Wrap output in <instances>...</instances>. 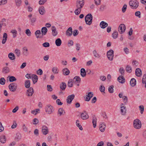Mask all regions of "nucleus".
Here are the masks:
<instances>
[{
	"instance_id": "21",
	"label": "nucleus",
	"mask_w": 146,
	"mask_h": 146,
	"mask_svg": "<svg viewBox=\"0 0 146 146\" xmlns=\"http://www.w3.org/2000/svg\"><path fill=\"white\" fill-rule=\"evenodd\" d=\"M23 54L24 56H27L29 54L28 50L26 47H24L23 48Z\"/></svg>"
},
{
	"instance_id": "14",
	"label": "nucleus",
	"mask_w": 146,
	"mask_h": 146,
	"mask_svg": "<svg viewBox=\"0 0 146 146\" xmlns=\"http://www.w3.org/2000/svg\"><path fill=\"white\" fill-rule=\"evenodd\" d=\"M81 117L82 119L85 120L89 118V116L86 112L84 111L81 113Z\"/></svg>"
},
{
	"instance_id": "5",
	"label": "nucleus",
	"mask_w": 146,
	"mask_h": 146,
	"mask_svg": "<svg viewBox=\"0 0 146 146\" xmlns=\"http://www.w3.org/2000/svg\"><path fill=\"white\" fill-rule=\"evenodd\" d=\"M54 111L53 107L51 105L48 104L46 106L45 108V111L48 114H51Z\"/></svg>"
},
{
	"instance_id": "49",
	"label": "nucleus",
	"mask_w": 146,
	"mask_h": 146,
	"mask_svg": "<svg viewBox=\"0 0 146 146\" xmlns=\"http://www.w3.org/2000/svg\"><path fill=\"white\" fill-rule=\"evenodd\" d=\"M64 111V110L62 108H60L59 109L58 112V114H59L60 116H61L63 114V112Z\"/></svg>"
},
{
	"instance_id": "31",
	"label": "nucleus",
	"mask_w": 146,
	"mask_h": 146,
	"mask_svg": "<svg viewBox=\"0 0 146 146\" xmlns=\"http://www.w3.org/2000/svg\"><path fill=\"white\" fill-rule=\"evenodd\" d=\"M66 86V84L65 82H62L60 84V88L62 90H64L65 89Z\"/></svg>"
},
{
	"instance_id": "33",
	"label": "nucleus",
	"mask_w": 146,
	"mask_h": 146,
	"mask_svg": "<svg viewBox=\"0 0 146 146\" xmlns=\"http://www.w3.org/2000/svg\"><path fill=\"white\" fill-rule=\"evenodd\" d=\"M30 82L29 80H26L25 82V86L26 88H30Z\"/></svg>"
},
{
	"instance_id": "44",
	"label": "nucleus",
	"mask_w": 146,
	"mask_h": 146,
	"mask_svg": "<svg viewBox=\"0 0 146 146\" xmlns=\"http://www.w3.org/2000/svg\"><path fill=\"white\" fill-rule=\"evenodd\" d=\"M15 2L17 6L19 7L21 5V0H15Z\"/></svg>"
},
{
	"instance_id": "10",
	"label": "nucleus",
	"mask_w": 146,
	"mask_h": 146,
	"mask_svg": "<svg viewBox=\"0 0 146 146\" xmlns=\"http://www.w3.org/2000/svg\"><path fill=\"white\" fill-rule=\"evenodd\" d=\"M42 131L43 135H46L48 133V127L46 126H43L42 127Z\"/></svg>"
},
{
	"instance_id": "59",
	"label": "nucleus",
	"mask_w": 146,
	"mask_h": 146,
	"mask_svg": "<svg viewBox=\"0 0 146 146\" xmlns=\"http://www.w3.org/2000/svg\"><path fill=\"white\" fill-rule=\"evenodd\" d=\"M42 46L45 47H47L49 46L50 44L48 42H45L42 44Z\"/></svg>"
},
{
	"instance_id": "39",
	"label": "nucleus",
	"mask_w": 146,
	"mask_h": 146,
	"mask_svg": "<svg viewBox=\"0 0 146 146\" xmlns=\"http://www.w3.org/2000/svg\"><path fill=\"white\" fill-rule=\"evenodd\" d=\"M21 134L19 133H17L16 134L15 136V139L17 141H19L21 139Z\"/></svg>"
},
{
	"instance_id": "19",
	"label": "nucleus",
	"mask_w": 146,
	"mask_h": 146,
	"mask_svg": "<svg viewBox=\"0 0 146 146\" xmlns=\"http://www.w3.org/2000/svg\"><path fill=\"white\" fill-rule=\"evenodd\" d=\"M39 13L41 15H43L45 13V11L44 7L41 6L38 9Z\"/></svg>"
},
{
	"instance_id": "34",
	"label": "nucleus",
	"mask_w": 146,
	"mask_h": 146,
	"mask_svg": "<svg viewBox=\"0 0 146 146\" xmlns=\"http://www.w3.org/2000/svg\"><path fill=\"white\" fill-rule=\"evenodd\" d=\"M8 57L10 60H14L15 58V55L12 53H10L9 54Z\"/></svg>"
},
{
	"instance_id": "54",
	"label": "nucleus",
	"mask_w": 146,
	"mask_h": 146,
	"mask_svg": "<svg viewBox=\"0 0 146 146\" xmlns=\"http://www.w3.org/2000/svg\"><path fill=\"white\" fill-rule=\"evenodd\" d=\"M39 110H40L38 109H36V110H32L31 111V113L32 114H34L35 115H36L38 113V111Z\"/></svg>"
},
{
	"instance_id": "17",
	"label": "nucleus",
	"mask_w": 146,
	"mask_h": 146,
	"mask_svg": "<svg viewBox=\"0 0 146 146\" xmlns=\"http://www.w3.org/2000/svg\"><path fill=\"white\" fill-rule=\"evenodd\" d=\"M108 25V24L104 21H101L100 23V26L102 29H104Z\"/></svg>"
},
{
	"instance_id": "55",
	"label": "nucleus",
	"mask_w": 146,
	"mask_h": 146,
	"mask_svg": "<svg viewBox=\"0 0 146 146\" xmlns=\"http://www.w3.org/2000/svg\"><path fill=\"white\" fill-rule=\"evenodd\" d=\"M125 104H127V98L126 96H124L122 98Z\"/></svg>"
},
{
	"instance_id": "42",
	"label": "nucleus",
	"mask_w": 146,
	"mask_h": 146,
	"mask_svg": "<svg viewBox=\"0 0 146 146\" xmlns=\"http://www.w3.org/2000/svg\"><path fill=\"white\" fill-rule=\"evenodd\" d=\"M112 37L114 39H116L118 36V33L117 31H114L112 34Z\"/></svg>"
},
{
	"instance_id": "27",
	"label": "nucleus",
	"mask_w": 146,
	"mask_h": 146,
	"mask_svg": "<svg viewBox=\"0 0 146 146\" xmlns=\"http://www.w3.org/2000/svg\"><path fill=\"white\" fill-rule=\"evenodd\" d=\"M7 35L6 33H5L3 34V39L2 41V43L3 44H4L7 40Z\"/></svg>"
},
{
	"instance_id": "63",
	"label": "nucleus",
	"mask_w": 146,
	"mask_h": 146,
	"mask_svg": "<svg viewBox=\"0 0 146 146\" xmlns=\"http://www.w3.org/2000/svg\"><path fill=\"white\" fill-rule=\"evenodd\" d=\"M33 124L34 125L37 124L38 122V119L36 118H34L33 119Z\"/></svg>"
},
{
	"instance_id": "12",
	"label": "nucleus",
	"mask_w": 146,
	"mask_h": 146,
	"mask_svg": "<svg viewBox=\"0 0 146 146\" xmlns=\"http://www.w3.org/2000/svg\"><path fill=\"white\" fill-rule=\"evenodd\" d=\"M34 93L33 89L31 88H29V89L27 90L26 95L28 96H32Z\"/></svg>"
},
{
	"instance_id": "7",
	"label": "nucleus",
	"mask_w": 146,
	"mask_h": 146,
	"mask_svg": "<svg viewBox=\"0 0 146 146\" xmlns=\"http://www.w3.org/2000/svg\"><path fill=\"white\" fill-rule=\"evenodd\" d=\"M114 51L113 50L111 49L108 51L107 54V57L109 60L111 61L113 60Z\"/></svg>"
},
{
	"instance_id": "30",
	"label": "nucleus",
	"mask_w": 146,
	"mask_h": 146,
	"mask_svg": "<svg viewBox=\"0 0 146 146\" xmlns=\"http://www.w3.org/2000/svg\"><path fill=\"white\" fill-rule=\"evenodd\" d=\"M80 74L81 76L83 77L86 76V72L85 69L84 68H82L80 70Z\"/></svg>"
},
{
	"instance_id": "64",
	"label": "nucleus",
	"mask_w": 146,
	"mask_h": 146,
	"mask_svg": "<svg viewBox=\"0 0 146 146\" xmlns=\"http://www.w3.org/2000/svg\"><path fill=\"white\" fill-rule=\"evenodd\" d=\"M42 71L40 69H39L37 71V73L38 75H41L42 74Z\"/></svg>"
},
{
	"instance_id": "37",
	"label": "nucleus",
	"mask_w": 146,
	"mask_h": 146,
	"mask_svg": "<svg viewBox=\"0 0 146 146\" xmlns=\"http://www.w3.org/2000/svg\"><path fill=\"white\" fill-rule=\"evenodd\" d=\"M76 126L78 127L80 130H83L82 127L81 125L80 124V121L79 120H76Z\"/></svg>"
},
{
	"instance_id": "51",
	"label": "nucleus",
	"mask_w": 146,
	"mask_h": 146,
	"mask_svg": "<svg viewBox=\"0 0 146 146\" xmlns=\"http://www.w3.org/2000/svg\"><path fill=\"white\" fill-rule=\"evenodd\" d=\"M52 71L55 74H57L58 72V71L56 67H53L52 69Z\"/></svg>"
},
{
	"instance_id": "4",
	"label": "nucleus",
	"mask_w": 146,
	"mask_h": 146,
	"mask_svg": "<svg viewBox=\"0 0 146 146\" xmlns=\"http://www.w3.org/2000/svg\"><path fill=\"white\" fill-rule=\"evenodd\" d=\"M133 125L134 127L136 129H140L141 127V121L138 119H135L133 121Z\"/></svg>"
},
{
	"instance_id": "47",
	"label": "nucleus",
	"mask_w": 146,
	"mask_h": 146,
	"mask_svg": "<svg viewBox=\"0 0 146 146\" xmlns=\"http://www.w3.org/2000/svg\"><path fill=\"white\" fill-rule=\"evenodd\" d=\"M15 53L16 55L18 56L19 57L21 54L20 51L19 50L16 49L15 50Z\"/></svg>"
},
{
	"instance_id": "24",
	"label": "nucleus",
	"mask_w": 146,
	"mask_h": 146,
	"mask_svg": "<svg viewBox=\"0 0 146 146\" xmlns=\"http://www.w3.org/2000/svg\"><path fill=\"white\" fill-rule=\"evenodd\" d=\"M136 80L134 78H132L131 80L130 83V84L132 87H134L136 84Z\"/></svg>"
},
{
	"instance_id": "22",
	"label": "nucleus",
	"mask_w": 146,
	"mask_h": 146,
	"mask_svg": "<svg viewBox=\"0 0 146 146\" xmlns=\"http://www.w3.org/2000/svg\"><path fill=\"white\" fill-rule=\"evenodd\" d=\"M31 78L32 79L33 84H35L37 81L38 77L35 74H32Z\"/></svg>"
},
{
	"instance_id": "36",
	"label": "nucleus",
	"mask_w": 146,
	"mask_h": 146,
	"mask_svg": "<svg viewBox=\"0 0 146 146\" xmlns=\"http://www.w3.org/2000/svg\"><path fill=\"white\" fill-rule=\"evenodd\" d=\"M68 86L69 87H72L73 85V81L72 79L70 80L68 82Z\"/></svg>"
},
{
	"instance_id": "38",
	"label": "nucleus",
	"mask_w": 146,
	"mask_h": 146,
	"mask_svg": "<svg viewBox=\"0 0 146 146\" xmlns=\"http://www.w3.org/2000/svg\"><path fill=\"white\" fill-rule=\"evenodd\" d=\"M125 70L127 72L129 73H131L132 71L131 67L129 65H127L126 66Z\"/></svg>"
},
{
	"instance_id": "11",
	"label": "nucleus",
	"mask_w": 146,
	"mask_h": 146,
	"mask_svg": "<svg viewBox=\"0 0 146 146\" xmlns=\"http://www.w3.org/2000/svg\"><path fill=\"white\" fill-rule=\"evenodd\" d=\"M121 112L122 115H125L126 113V107L123 105V104L122 103L121 104Z\"/></svg>"
},
{
	"instance_id": "3",
	"label": "nucleus",
	"mask_w": 146,
	"mask_h": 146,
	"mask_svg": "<svg viewBox=\"0 0 146 146\" xmlns=\"http://www.w3.org/2000/svg\"><path fill=\"white\" fill-rule=\"evenodd\" d=\"M131 7L133 9H136L139 6V2L137 0H131L129 3Z\"/></svg>"
},
{
	"instance_id": "40",
	"label": "nucleus",
	"mask_w": 146,
	"mask_h": 146,
	"mask_svg": "<svg viewBox=\"0 0 146 146\" xmlns=\"http://www.w3.org/2000/svg\"><path fill=\"white\" fill-rule=\"evenodd\" d=\"M94 56L96 58H99L100 57V55L98 54L96 50H94L93 52Z\"/></svg>"
},
{
	"instance_id": "32",
	"label": "nucleus",
	"mask_w": 146,
	"mask_h": 146,
	"mask_svg": "<svg viewBox=\"0 0 146 146\" xmlns=\"http://www.w3.org/2000/svg\"><path fill=\"white\" fill-rule=\"evenodd\" d=\"M52 35L54 36H56L57 34V32L56 31V28L54 26L52 27Z\"/></svg>"
},
{
	"instance_id": "23",
	"label": "nucleus",
	"mask_w": 146,
	"mask_h": 146,
	"mask_svg": "<svg viewBox=\"0 0 146 146\" xmlns=\"http://www.w3.org/2000/svg\"><path fill=\"white\" fill-rule=\"evenodd\" d=\"M7 140L6 137L5 135H2L0 137V141L3 143H5Z\"/></svg>"
},
{
	"instance_id": "43",
	"label": "nucleus",
	"mask_w": 146,
	"mask_h": 146,
	"mask_svg": "<svg viewBox=\"0 0 146 146\" xmlns=\"http://www.w3.org/2000/svg\"><path fill=\"white\" fill-rule=\"evenodd\" d=\"M114 86L113 85H111L108 88V91L109 93H112L113 92V88Z\"/></svg>"
},
{
	"instance_id": "46",
	"label": "nucleus",
	"mask_w": 146,
	"mask_h": 146,
	"mask_svg": "<svg viewBox=\"0 0 146 146\" xmlns=\"http://www.w3.org/2000/svg\"><path fill=\"white\" fill-rule=\"evenodd\" d=\"M11 33L13 34V38H15L17 34V31L15 30H13L11 31Z\"/></svg>"
},
{
	"instance_id": "2",
	"label": "nucleus",
	"mask_w": 146,
	"mask_h": 146,
	"mask_svg": "<svg viewBox=\"0 0 146 146\" xmlns=\"http://www.w3.org/2000/svg\"><path fill=\"white\" fill-rule=\"evenodd\" d=\"M93 17L90 13L88 14L85 17V20L87 25H90L92 23Z\"/></svg>"
},
{
	"instance_id": "16",
	"label": "nucleus",
	"mask_w": 146,
	"mask_h": 146,
	"mask_svg": "<svg viewBox=\"0 0 146 146\" xmlns=\"http://www.w3.org/2000/svg\"><path fill=\"white\" fill-rule=\"evenodd\" d=\"M135 73L137 76L138 77L141 76L142 75L141 70L139 68H137L135 70Z\"/></svg>"
},
{
	"instance_id": "50",
	"label": "nucleus",
	"mask_w": 146,
	"mask_h": 146,
	"mask_svg": "<svg viewBox=\"0 0 146 146\" xmlns=\"http://www.w3.org/2000/svg\"><path fill=\"white\" fill-rule=\"evenodd\" d=\"M119 72H120L121 75V76H123L124 74L125 70L123 67L120 68L119 70Z\"/></svg>"
},
{
	"instance_id": "9",
	"label": "nucleus",
	"mask_w": 146,
	"mask_h": 146,
	"mask_svg": "<svg viewBox=\"0 0 146 146\" xmlns=\"http://www.w3.org/2000/svg\"><path fill=\"white\" fill-rule=\"evenodd\" d=\"M74 97L75 95L74 94L68 96L66 99L67 102L69 104H71Z\"/></svg>"
},
{
	"instance_id": "56",
	"label": "nucleus",
	"mask_w": 146,
	"mask_h": 146,
	"mask_svg": "<svg viewBox=\"0 0 146 146\" xmlns=\"http://www.w3.org/2000/svg\"><path fill=\"white\" fill-rule=\"evenodd\" d=\"M7 2V0H0V5H4Z\"/></svg>"
},
{
	"instance_id": "45",
	"label": "nucleus",
	"mask_w": 146,
	"mask_h": 146,
	"mask_svg": "<svg viewBox=\"0 0 146 146\" xmlns=\"http://www.w3.org/2000/svg\"><path fill=\"white\" fill-rule=\"evenodd\" d=\"M9 81L11 82L15 81L17 80L16 78L14 76H9Z\"/></svg>"
},
{
	"instance_id": "20",
	"label": "nucleus",
	"mask_w": 146,
	"mask_h": 146,
	"mask_svg": "<svg viewBox=\"0 0 146 146\" xmlns=\"http://www.w3.org/2000/svg\"><path fill=\"white\" fill-rule=\"evenodd\" d=\"M72 29L71 27H69L66 31V35L67 36H70L72 34Z\"/></svg>"
},
{
	"instance_id": "58",
	"label": "nucleus",
	"mask_w": 146,
	"mask_h": 146,
	"mask_svg": "<svg viewBox=\"0 0 146 146\" xmlns=\"http://www.w3.org/2000/svg\"><path fill=\"white\" fill-rule=\"evenodd\" d=\"M135 15L137 17H138L139 18H141V13L139 11L136 12L135 13Z\"/></svg>"
},
{
	"instance_id": "48",
	"label": "nucleus",
	"mask_w": 146,
	"mask_h": 146,
	"mask_svg": "<svg viewBox=\"0 0 146 146\" xmlns=\"http://www.w3.org/2000/svg\"><path fill=\"white\" fill-rule=\"evenodd\" d=\"M5 80L4 78H1L0 79V84L2 85L5 84Z\"/></svg>"
},
{
	"instance_id": "57",
	"label": "nucleus",
	"mask_w": 146,
	"mask_h": 146,
	"mask_svg": "<svg viewBox=\"0 0 146 146\" xmlns=\"http://www.w3.org/2000/svg\"><path fill=\"white\" fill-rule=\"evenodd\" d=\"M25 33L28 36H30L31 35V33L29 29H27L26 30Z\"/></svg>"
},
{
	"instance_id": "28",
	"label": "nucleus",
	"mask_w": 146,
	"mask_h": 146,
	"mask_svg": "<svg viewBox=\"0 0 146 146\" xmlns=\"http://www.w3.org/2000/svg\"><path fill=\"white\" fill-rule=\"evenodd\" d=\"M9 72V69L7 67H5L3 68L2 72L3 73L6 74Z\"/></svg>"
},
{
	"instance_id": "52",
	"label": "nucleus",
	"mask_w": 146,
	"mask_h": 146,
	"mask_svg": "<svg viewBox=\"0 0 146 146\" xmlns=\"http://www.w3.org/2000/svg\"><path fill=\"white\" fill-rule=\"evenodd\" d=\"M76 79V81L80 83L81 81V79L79 76H76L73 78V80Z\"/></svg>"
},
{
	"instance_id": "60",
	"label": "nucleus",
	"mask_w": 146,
	"mask_h": 146,
	"mask_svg": "<svg viewBox=\"0 0 146 146\" xmlns=\"http://www.w3.org/2000/svg\"><path fill=\"white\" fill-rule=\"evenodd\" d=\"M17 126V124L16 123V121H13V124L11 126V128L12 129H14Z\"/></svg>"
},
{
	"instance_id": "13",
	"label": "nucleus",
	"mask_w": 146,
	"mask_h": 146,
	"mask_svg": "<svg viewBox=\"0 0 146 146\" xmlns=\"http://www.w3.org/2000/svg\"><path fill=\"white\" fill-rule=\"evenodd\" d=\"M93 93L92 92H90L88 93L87 95L86 96L85 100L87 101H89L90 99L93 97Z\"/></svg>"
},
{
	"instance_id": "1",
	"label": "nucleus",
	"mask_w": 146,
	"mask_h": 146,
	"mask_svg": "<svg viewBox=\"0 0 146 146\" xmlns=\"http://www.w3.org/2000/svg\"><path fill=\"white\" fill-rule=\"evenodd\" d=\"M84 0H77L76 3L77 9L75 11L76 15H78L81 12V10L84 5Z\"/></svg>"
},
{
	"instance_id": "61",
	"label": "nucleus",
	"mask_w": 146,
	"mask_h": 146,
	"mask_svg": "<svg viewBox=\"0 0 146 146\" xmlns=\"http://www.w3.org/2000/svg\"><path fill=\"white\" fill-rule=\"evenodd\" d=\"M127 5L126 4H125L124 5L123 7L122 8V11L123 13L125 12L127 9Z\"/></svg>"
},
{
	"instance_id": "53",
	"label": "nucleus",
	"mask_w": 146,
	"mask_h": 146,
	"mask_svg": "<svg viewBox=\"0 0 146 146\" xmlns=\"http://www.w3.org/2000/svg\"><path fill=\"white\" fill-rule=\"evenodd\" d=\"M100 92L105 93V88L104 86H101L100 88Z\"/></svg>"
},
{
	"instance_id": "15",
	"label": "nucleus",
	"mask_w": 146,
	"mask_h": 146,
	"mask_svg": "<svg viewBox=\"0 0 146 146\" xmlns=\"http://www.w3.org/2000/svg\"><path fill=\"white\" fill-rule=\"evenodd\" d=\"M117 80L119 83L123 84L125 82V79L124 77L122 76H120L117 78Z\"/></svg>"
},
{
	"instance_id": "18",
	"label": "nucleus",
	"mask_w": 146,
	"mask_h": 146,
	"mask_svg": "<svg viewBox=\"0 0 146 146\" xmlns=\"http://www.w3.org/2000/svg\"><path fill=\"white\" fill-rule=\"evenodd\" d=\"M106 124L104 123H102L100 125V130L102 132H104L105 129L106 128Z\"/></svg>"
},
{
	"instance_id": "62",
	"label": "nucleus",
	"mask_w": 146,
	"mask_h": 146,
	"mask_svg": "<svg viewBox=\"0 0 146 146\" xmlns=\"http://www.w3.org/2000/svg\"><path fill=\"white\" fill-rule=\"evenodd\" d=\"M46 1V0H40L39 1V4L40 5H42Z\"/></svg>"
},
{
	"instance_id": "26",
	"label": "nucleus",
	"mask_w": 146,
	"mask_h": 146,
	"mask_svg": "<svg viewBox=\"0 0 146 146\" xmlns=\"http://www.w3.org/2000/svg\"><path fill=\"white\" fill-rule=\"evenodd\" d=\"M62 44V41L60 38H57L55 40V44L56 45L58 46H59L61 45Z\"/></svg>"
},
{
	"instance_id": "29",
	"label": "nucleus",
	"mask_w": 146,
	"mask_h": 146,
	"mask_svg": "<svg viewBox=\"0 0 146 146\" xmlns=\"http://www.w3.org/2000/svg\"><path fill=\"white\" fill-rule=\"evenodd\" d=\"M47 29L45 27H43L42 28L41 32L42 33V35H46L47 32Z\"/></svg>"
},
{
	"instance_id": "41",
	"label": "nucleus",
	"mask_w": 146,
	"mask_h": 146,
	"mask_svg": "<svg viewBox=\"0 0 146 146\" xmlns=\"http://www.w3.org/2000/svg\"><path fill=\"white\" fill-rule=\"evenodd\" d=\"M96 117L95 116L93 117V121H92V123L93 124V127L94 128H95L96 125Z\"/></svg>"
},
{
	"instance_id": "35",
	"label": "nucleus",
	"mask_w": 146,
	"mask_h": 146,
	"mask_svg": "<svg viewBox=\"0 0 146 146\" xmlns=\"http://www.w3.org/2000/svg\"><path fill=\"white\" fill-rule=\"evenodd\" d=\"M35 34L37 38H42L41 36H40V35L41 34V33L40 30H37L35 32Z\"/></svg>"
},
{
	"instance_id": "25",
	"label": "nucleus",
	"mask_w": 146,
	"mask_h": 146,
	"mask_svg": "<svg viewBox=\"0 0 146 146\" xmlns=\"http://www.w3.org/2000/svg\"><path fill=\"white\" fill-rule=\"evenodd\" d=\"M62 72L63 74L65 75H68L70 73L69 70L68 68H64L62 70Z\"/></svg>"
},
{
	"instance_id": "6",
	"label": "nucleus",
	"mask_w": 146,
	"mask_h": 146,
	"mask_svg": "<svg viewBox=\"0 0 146 146\" xmlns=\"http://www.w3.org/2000/svg\"><path fill=\"white\" fill-rule=\"evenodd\" d=\"M9 88L11 92H15L17 88V84L15 83H11L9 86Z\"/></svg>"
},
{
	"instance_id": "8",
	"label": "nucleus",
	"mask_w": 146,
	"mask_h": 146,
	"mask_svg": "<svg viewBox=\"0 0 146 146\" xmlns=\"http://www.w3.org/2000/svg\"><path fill=\"white\" fill-rule=\"evenodd\" d=\"M125 30V26L124 24H120L118 28V31L120 34L123 33Z\"/></svg>"
}]
</instances>
